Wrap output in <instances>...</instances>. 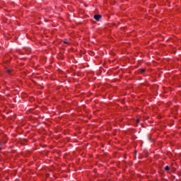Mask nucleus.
<instances>
[{
  "mask_svg": "<svg viewBox=\"0 0 181 181\" xmlns=\"http://www.w3.org/2000/svg\"><path fill=\"white\" fill-rule=\"evenodd\" d=\"M93 18H94V19H95V21H100V18H101V15H95V16H93Z\"/></svg>",
  "mask_w": 181,
  "mask_h": 181,
  "instance_id": "nucleus-1",
  "label": "nucleus"
},
{
  "mask_svg": "<svg viewBox=\"0 0 181 181\" xmlns=\"http://www.w3.org/2000/svg\"><path fill=\"white\" fill-rule=\"evenodd\" d=\"M11 72H12V70H11V69H7L6 71V73H8V74H11Z\"/></svg>",
  "mask_w": 181,
  "mask_h": 181,
  "instance_id": "nucleus-2",
  "label": "nucleus"
},
{
  "mask_svg": "<svg viewBox=\"0 0 181 181\" xmlns=\"http://www.w3.org/2000/svg\"><path fill=\"white\" fill-rule=\"evenodd\" d=\"M165 170H166L167 172H168V170H170V168H169V166H165Z\"/></svg>",
  "mask_w": 181,
  "mask_h": 181,
  "instance_id": "nucleus-3",
  "label": "nucleus"
},
{
  "mask_svg": "<svg viewBox=\"0 0 181 181\" xmlns=\"http://www.w3.org/2000/svg\"><path fill=\"white\" fill-rule=\"evenodd\" d=\"M140 73L141 74L145 73V69H141Z\"/></svg>",
  "mask_w": 181,
  "mask_h": 181,
  "instance_id": "nucleus-4",
  "label": "nucleus"
},
{
  "mask_svg": "<svg viewBox=\"0 0 181 181\" xmlns=\"http://www.w3.org/2000/svg\"><path fill=\"white\" fill-rule=\"evenodd\" d=\"M139 122H141V120H140L139 119H136V123H137V124H139Z\"/></svg>",
  "mask_w": 181,
  "mask_h": 181,
  "instance_id": "nucleus-5",
  "label": "nucleus"
},
{
  "mask_svg": "<svg viewBox=\"0 0 181 181\" xmlns=\"http://www.w3.org/2000/svg\"><path fill=\"white\" fill-rule=\"evenodd\" d=\"M64 43H65V45H69V42L64 41Z\"/></svg>",
  "mask_w": 181,
  "mask_h": 181,
  "instance_id": "nucleus-6",
  "label": "nucleus"
},
{
  "mask_svg": "<svg viewBox=\"0 0 181 181\" xmlns=\"http://www.w3.org/2000/svg\"><path fill=\"white\" fill-rule=\"evenodd\" d=\"M99 73H101V70L99 69Z\"/></svg>",
  "mask_w": 181,
  "mask_h": 181,
  "instance_id": "nucleus-7",
  "label": "nucleus"
},
{
  "mask_svg": "<svg viewBox=\"0 0 181 181\" xmlns=\"http://www.w3.org/2000/svg\"><path fill=\"white\" fill-rule=\"evenodd\" d=\"M1 149H2V148L0 147V151H1Z\"/></svg>",
  "mask_w": 181,
  "mask_h": 181,
  "instance_id": "nucleus-8",
  "label": "nucleus"
},
{
  "mask_svg": "<svg viewBox=\"0 0 181 181\" xmlns=\"http://www.w3.org/2000/svg\"><path fill=\"white\" fill-rule=\"evenodd\" d=\"M135 153H136V151H135Z\"/></svg>",
  "mask_w": 181,
  "mask_h": 181,
  "instance_id": "nucleus-9",
  "label": "nucleus"
}]
</instances>
